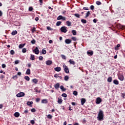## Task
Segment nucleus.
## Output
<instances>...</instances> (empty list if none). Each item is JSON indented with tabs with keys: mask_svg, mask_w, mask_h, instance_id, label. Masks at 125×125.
Here are the masks:
<instances>
[{
	"mask_svg": "<svg viewBox=\"0 0 125 125\" xmlns=\"http://www.w3.org/2000/svg\"><path fill=\"white\" fill-rule=\"evenodd\" d=\"M97 120L98 121H103V120H104V113L103 111L100 110L97 117Z\"/></svg>",
	"mask_w": 125,
	"mask_h": 125,
	"instance_id": "f257e3e1",
	"label": "nucleus"
},
{
	"mask_svg": "<svg viewBox=\"0 0 125 125\" xmlns=\"http://www.w3.org/2000/svg\"><path fill=\"white\" fill-rule=\"evenodd\" d=\"M63 68L65 73H66V74H69V68L68 67V66L64 64L63 65Z\"/></svg>",
	"mask_w": 125,
	"mask_h": 125,
	"instance_id": "f03ea898",
	"label": "nucleus"
},
{
	"mask_svg": "<svg viewBox=\"0 0 125 125\" xmlns=\"http://www.w3.org/2000/svg\"><path fill=\"white\" fill-rule=\"evenodd\" d=\"M61 31L62 33H67V27L66 26H62L61 28Z\"/></svg>",
	"mask_w": 125,
	"mask_h": 125,
	"instance_id": "7ed1b4c3",
	"label": "nucleus"
},
{
	"mask_svg": "<svg viewBox=\"0 0 125 125\" xmlns=\"http://www.w3.org/2000/svg\"><path fill=\"white\" fill-rule=\"evenodd\" d=\"M16 96L18 97H23V96H25V93L24 92L19 93L16 95Z\"/></svg>",
	"mask_w": 125,
	"mask_h": 125,
	"instance_id": "20e7f679",
	"label": "nucleus"
},
{
	"mask_svg": "<svg viewBox=\"0 0 125 125\" xmlns=\"http://www.w3.org/2000/svg\"><path fill=\"white\" fill-rule=\"evenodd\" d=\"M102 102V99H101V98L98 97L96 99V104H100V103Z\"/></svg>",
	"mask_w": 125,
	"mask_h": 125,
	"instance_id": "39448f33",
	"label": "nucleus"
},
{
	"mask_svg": "<svg viewBox=\"0 0 125 125\" xmlns=\"http://www.w3.org/2000/svg\"><path fill=\"white\" fill-rule=\"evenodd\" d=\"M33 52H35V54H39L40 53V50L38 47H36L34 50H33Z\"/></svg>",
	"mask_w": 125,
	"mask_h": 125,
	"instance_id": "423d86ee",
	"label": "nucleus"
},
{
	"mask_svg": "<svg viewBox=\"0 0 125 125\" xmlns=\"http://www.w3.org/2000/svg\"><path fill=\"white\" fill-rule=\"evenodd\" d=\"M62 102H63V100H62V97L60 96L59 97L58 99V103L59 104H62Z\"/></svg>",
	"mask_w": 125,
	"mask_h": 125,
	"instance_id": "0eeeda50",
	"label": "nucleus"
},
{
	"mask_svg": "<svg viewBox=\"0 0 125 125\" xmlns=\"http://www.w3.org/2000/svg\"><path fill=\"white\" fill-rule=\"evenodd\" d=\"M65 42L66 44H70L72 42V40L71 39H66L65 40Z\"/></svg>",
	"mask_w": 125,
	"mask_h": 125,
	"instance_id": "6e6552de",
	"label": "nucleus"
},
{
	"mask_svg": "<svg viewBox=\"0 0 125 125\" xmlns=\"http://www.w3.org/2000/svg\"><path fill=\"white\" fill-rule=\"evenodd\" d=\"M54 70L55 71H56V72H60V71H61V67H55Z\"/></svg>",
	"mask_w": 125,
	"mask_h": 125,
	"instance_id": "1a4fd4ad",
	"label": "nucleus"
},
{
	"mask_svg": "<svg viewBox=\"0 0 125 125\" xmlns=\"http://www.w3.org/2000/svg\"><path fill=\"white\" fill-rule=\"evenodd\" d=\"M86 100H85V99L84 98H82L81 99V105H83V104H84V103H85Z\"/></svg>",
	"mask_w": 125,
	"mask_h": 125,
	"instance_id": "9d476101",
	"label": "nucleus"
},
{
	"mask_svg": "<svg viewBox=\"0 0 125 125\" xmlns=\"http://www.w3.org/2000/svg\"><path fill=\"white\" fill-rule=\"evenodd\" d=\"M47 99H43L42 100L41 103H42V104H47Z\"/></svg>",
	"mask_w": 125,
	"mask_h": 125,
	"instance_id": "9b49d317",
	"label": "nucleus"
},
{
	"mask_svg": "<svg viewBox=\"0 0 125 125\" xmlns=\"http://www.w3.org/2000/svg\"><path fill=\"white\" fill-rule=\"evenodd\" d=\"M46 64L48 65H51V64H52V61L50 60H48L46 62Z\"/></svg>",
	"mask_w": 125,
	"mask_h": 125,
	"instance_id": "f8f14e48",
	"label": "nucleus"
},
{
	"mask_svg": "<svg viewBox=\"0 0 125 125\" xmlns=\"http://www.w3.org/2000/svg\"><path fill=\"white\" fill-rule=\"evenodd\" d=\"M87 54H88V55H90V56H92V55H93V52L92 51H88L87 52Z\"/></svg>",
	"mask_w": 125,
	"mask_h": 125,
	"instance_id": "ddd939ff",
	"label": "nucleus"
},
{
	"mask_svg": "<svg viewBox=\"0 0 125 125\" xmlns=\"http://www.w3.org/2000/svg\"><path fill=\"white\" fill-rule=\"evenodd\" d=\"M60 84L59 83H57L55 86L54 87L55 88H56V89H58V88L60 87Z\"/></svg>",
	"mask_w": 125,
	"mask_h": 125,
	"instance_id": "4468645a",
	"label": "nucleus"
},
{
	"mask_svg": "<svg viewBox=\"0 0 125 125\" xmlns=\"http://www.w3.org/2000/svg\"><path fill=\"white\" fill-rule=\"evenodd\" d=\"M69 62H70V64H71L72 65H75V64H76L75 61H73L72 59L69 60Z\"/></svg>",
	"mask_w": 125,
	"mask_h": 125,
	"instance_id": "2eb2a0df",
	"label": "nucleus"
},
{
	"mask_svg": "<svg viewBox=\"0 0 125 125\" xmlns=\"http://www.w3.org/2000/svg\"><path fill=\"white\" fill-rule=\"evenodd\" d=\"M17 31L16 30H13L12 33H11V35L12 36H15V35H17Z\"/></svg>",
	"mask_w": 125,
	"mask_h": 125,
	"instance_id": "dca6fc26",
	"label": "nucleus"
},
{
	"mask_svg": "<svg viewBox=\"0 0 125 125\" xmlns=\"http://www.w3.org/2000/svg\"><path fill=\"white\" fill-rule=\"evenodd\" d=\"M26 75H31V69L28 68L26 71Z\"/></svg>",
	"mask_w": 125,
	"mask_h": 125,
	"instance_id": "f3484780",
	"label": "nucleus"
},
{
	"mask_svg": "<svg viewBox=\"0 0 125 125\" xmlns=\"http://www.w3.org/2000/svg\"><path fill=\"white\" fill-rule=\"evenodd\" d=\"M119 79L120 81H123L124 80V75H120L118 76Z\"/></svg>",
	"mask_w": 125,
	"mask_h": 125,
	"instance_id": "a211bd4d",
	"label": "nucleus"
},
{
	"mask_svg": "<svg viewBox=\"0 0 125 125\" xmlns=\"http://www.w3.org/2000/svg\"><path fill=\"white\" fill-rule=\"evenodd\" d=\"M14 116L16 117V118H18L20 116V113L18 112H16L14 113Z\"/></svg>",
	"mask_w": 125,
	"mask_h": 125,
	"instance_id": "6ab92c4d",
	"label": "nucleus"
},
{
	"mask_svg": "<svg viewBox=\"0 0 125 125\" xmlns=\"http://www.w3.org/2000/svg\"><path fill=\"white\" fill-rule=\"evenodd\" d=\"M26 45V43L23 44H20L19 46V48H23V46H25Z\"/></svg>",
	"mask_w": 125,
	"mask_h": 125,
	"instance_id": "aec40b11",
	"label": "nucleus"
},
{
	"mask_svg": "<svg viewBox=\"0 0 125 125\" xmlns=\"http://www.w3.org/2000/svg\"><path fill=\"white\" fill-rule=\"evenodd\" d=\"M60 88L62 89V91H66V88H64V86L63 85H61L60 86Z\"/></svg>",
	"mask_w": 125,
	"mask_h": 125,
	"instance_id": "412c9836",
	"label": "nucleus"
},
{
	"mask_svg": "<svg viewBox=\"0 0 125 125\" xmlns=\"http://www.w3.org/2000/svg\"><path fill=\"white\" fill-rule=\"evenodd\" d=\"M32 82L33 83H34L36 84V83H38V82H39L38 81V79H34L32 80Z\"/></svg>",
	"mask_w": 125,
	"mask_h": 125,
	"instance_id": "4be33fe9",
	"label": "nucleus"
},
{
	"mask_svg": "<svg viewBox=\"0 0 125 125\" xmlns=\"http://www.w3.org/2000/svg\"><path fill=\"white\" fill-rule=\"evenodd\" d=\"M64 81H65L66 82L68 81L69 80V79H70V78L69 77V76H64Z\"/></svg>",
	"mask_w": 125,
	"mask_h": 125,
	"instance_id": "5701e85b",
	"label": "nucleus"
},
{
	"mask_svg": "<svg viewBox=\"0 0 125 125\" xmlns=\"http://www.w3.org/2000/svg\"><path fill=\"white\" fill-rule=\"evenodd\" d=\"M89 15H90V12L89 11H88V12H87L86 14V16H85V18H87V17H88V16H89Z\"/></svg>",
	"mask_w": 125,
	"mask_h": 125,
	"instance_id": "b1692460",
	"label": "nucleus"
},
{
	"mask_svg": "<svg viewBox=\"0 0 125 125\" xmlns=\"http://www.w3.org/2000/svg\"><path fill=\"white\" fill-rule=\"evenodd\" d=\"M120 46H121V44H118L117 45V46L115 47V50H119V47H120Z\"/></svg>",
	"mask_w": 125,
	"mask_h": 125,
	"instance_id": "393cba45",
	"label": "nucleus"
},
{
	"mask_svg": "<svg viewBox=\"0 0 125 125\" xmlns=\"http://www.w3.org/2000/svg\"><path fill=\"white\" fill-rule=\"evenodd\" d=\"M72 24V22H71L70 21H66V24L68 27H70Z\"/></svg>",
	"mask_w": 125,
	"mask_h": 125,
	"instance_id": "a878e982",
	"label": "nucleus"
},
{
	"mask_svg": "<svg viewBox=\"0 0 125 125\" xmlns=\"http://www.w3.org/2000/svg\"><path fill=\"white\" fill-rule=\"evenodd\" d=\"M33 104V101L27 102V105H28V106H31V105Z\"/></svg>",
	"mask_w": 125,
	"mask_h": 125,
	"instance_id": "bb28decb",
	"label": "nucleus"
},
{
	"mask_svg": "<svg viewBox=\"0 0 125 125\" xmlns=\"http://www.w3.org/2000/svg\"><path fill=\"white\" fill-rule=\"evenodd\" d=\"M30 59L31 60H35V55L31 54Z\"/></svg>",
	"mask_w": 125,
	"mask_h": 125,
	"instance_id": "cd10ccee",
	"label": "nucleus"
},
{
	"mask_svg": "<svg viewBox=\"0 0 125 125\" xmlns=\"http://www.w3.org/2000/svg\"><path fill=\"white\" fill-rule=\"evenodd\" d=\"M113 83L114 84H119V81L117 80H115L113 81Z\"/></svg>",
	"mask_w": 125,
	"mask_h": 125,
	"instance_id": "c85d7f7f",
	"label": "nucleus"
},
{
	"mask_svg": "<svg viewBox=\"0 0 125 125\" xmlns=\"http://www.w3.org/2000/svg\"><path fill=\"white\" fill-rule=\"evenodd\" d=\"M82 23H83V24H86V20L84 19L81 20Z\"/></svg>",
	"mask_w": 125,
	"mask_h": 125,
	"instance_id": "c756f323",
	"label": "nucleus"
},
{
	"mask_svg": "<svg viewBox=\"0 0 125 125\" xmlns=\"http://www.w3.org/2000/svg\"><path fill=\"white\" fill-rule=\"evenodd\" d=\"M72 33L74 36H76V35H77V31H76L75 30H72Z\"/></svg>",
	"mask_w": 125,
	"mask_h": 125,
	"instance_id": "7c9ffc66",
	"label": "nucleus"
},
{
	"mask_svg": "<svg viewBox=\"0 0 125 125\" xmlns=\"http://www.w3.org/2000/svg\"><path fill=\"white\" fill-rule=\"evenodd\" d=\"M62 16L60 15L58 17V18H57V20H62Z\"/></svg>",
	"mask_w": 125,
	"mask_h": 125,
	"instance_id": "2f4dec72",
	"label": "nucleus"
},
{
	"mask_svg": "<svg viewBox=\"0 0 125 125\" xmlns=\"http://www.w3.org/2000/svg\"><path fill=\"white\" fill-rule=\"evenodd\" d=\"M24 79L25 80H26V81H27L28 82H29V81H30V77H29V76H25L24 77Z\"/></svg>",
	"mask_w": 125,
	"mask_h": 125,
	"instance_id": "473e14b6",
	"label": "nucleus"
},
{
	"mask_svg": "<svg viewBox=\"0 0 125 125\" xmlns=\"http://www.w3.org/2000/svg\"><path fill=\"white\" fill-rule=\"evenodd\" d=\"M62 23V21H57L56 23V26H60V25H61Z\"/></svg>",
	"mask_w": 125,
	"mask_h": 125,
	"instance_id": "72a5a7b5",
	"label": "nucleus"
},
{
	"mask_svg": "<svg viewBox=\"0 0 125 125\" xmlns=\"http://www.w3.org/2000/svg\"><path fill=\"white\" fill-rule=\"evenodd\" d=\"M107 82H108V83H111L112 82V77H109L108 79H107Z\"/></svg>",
	"mask_w": 125,
	"mask_h": 125,
	"instance_id": "f704fd0d",
	"label": "nucleus"
},
{
	"mask_svg": "<svg viewBox=\"0 0 125 125\" xmlns=\"http://www.w3.org/2000/svg\"><path fill=\"white\" fill-rule=\"evenodd\" d=\"M117 27L118 28V29H122V28H123V26L121 24H117Z\"/></svg>",
	"mask_w": 125,
	"mask_h": 125,
	"instance_id": "c9c22d12",
	"label": "nucleus"
},
{
	"mask_svg": "<svg viewBox=\"0 0 125 125\" xmlns=\"http://www.w3.org/2000/svg\"><path fill=\"white\" fill-rule=\"evenodd\" d=\"M42 54H46V50H45V49H42Z\"/></svg>",
	"mask_w": 125,
	"mask_h": 125,
	"instance_id": "e433bc0d",
	"label": "nucleus"
},
{
	"mask_svg": "<svg viewBox=\"0 0 125 125\" xmlns=\"http://www.w3.org/2000/svg\"><path fill=\"white\" fill-rule=\"evenodd\" d=\"M15 53V52H14V50H11L10 51V54H11V55H14Z\"/></svg>",
	"mask_w": 125,
	"mask_h": 125,
	"instance_id": "4c0bfd02",
	"label": "nucleus"
},
{
	"mask_svg": "<svg viewBox=\"0 0 125 125\" xmlns=\"http://www.w3.org/2000/svg\"><path fill=\"white\" fill-rule=\"evenodd\" d=\"M47 118L50 119L51 120V119H52V115H51L50 114H48L47 115Z\"/></svg>",
	"mask_w": 125,
	"mask_h": 125,
	"instance_id": "58836bf2",
	"label": "nucleus"
},
{
	"mask_svg": "<svg viewBox=\"0 0 125 125\" xmlns=\"http://www.w3.org/2000/svg\"><path fill=\"white\" fill-rule=\"evenodd\" d=\"M29 11H33L34 10V8L33 7H29L28 9Z\"/></svg>",
	"mask_w": 125,
	"mask_h": 125,
	"instance_id": "ea45409f",
	"label": "nucleus"
},
{
	"mask_svg": "<svg viewBox=\"0 0 125 125\" xmlns=\"http://www.w3.org/2000/svg\"><path fill=\"white\" fill-rule=\"evenodd\" d=\"M47 30H48V31H52L53 29L51 28L50 26H47Z\"/></svg>",
	"mask_w": 125,
	"mask_h": 125,
	"instance_id": "a19ab883",
	"label": "nucleus"
},
{
	"mask_svg": "<svg viewBox=\"0 0 125 125\" xmlns=\"http://www.w3.org/2000/svg\"><path fill=\"white\" fill-rule=\"evenodd\" d=\"M73 95L77 96L78 95V92L77 91H73Z\"/></svg>",
	"mask_w": 125,
	"mask_h": 125,
	"instance_id": "79ce46f5",
	"label": "nucleus"
},
{
	"mask_svg": "<svg viewBox=\"0 0 125 125\" xmlns=\"http://www.w3.org/2000/svg\"><path fill=\"white\" fill-rule=\"evenodd\" d=\"M74 16H75V17H77V18H80V14H75Z\"/></svg>",
	"mask_w": 125,
	"mask_h": 125,
	"instance_id": "37998d69",
	"label": "nucleus"
},
{
	"mask_svg": "<svg viewBox=\"0 0 125 125\" xmlns=\"http://www.w3.org/2000/svg\"><path fill=\"white\" fill-rule=\"evenodd\" d=\"M96 4H97V5H100L101 4V2H100V1H97L96 2Z\"/></svg>",
	"mask_w": 125,
	"mask_h": 125,
	"instance_id": "c03bdc74",
	"label": "nucleus"
},
{
	"mask_svg": "<svg viewBox=\"0 0 125 125\" xmlns=\"http://www.w3.org/2000/svg\"><path fill=\"white\" fill-rule=\"evenodd\" d=\"M61 57L62 59L66 60V56L64 55H61Z\"/></svg>",
	"mask_w": 125,
	"mask_h": 125,
	"instance_id": "a18cd8bd",
	"label": "nucleus"
},
{
	"mask_svg": "<svg viewBox=\"0 0 125 125\" xmlns=\"http://www.w3.org/2000/svg\"><path fill=\"white\" fill-rule=\"evenodd\" d=\"M20 62V60H16L15 61V64H19Z\"/></svg>",
	"mask_w": 125,
	"mask_h": 125,
	"instance_id": "49530a36",
	"label": "nucleus"
},
{
	"mask_svg": "<svg viewBox=\"0 0 125 125\" xmlns=\"http://www.w3.org/2000/svg\"><path fill=\"white\" fill-rule=\"evenodd\" d=\"M31 43H32V44H35V43H36V40L33 39L32 41H31Z\"/></svg>",
	"mask_w": 125,
	"mask_h": 125,
	"instance_id": "de8ad7c7",
	"label": "nucleus"
},
{
	"mask_svg": "<svg viewBox=\"0 0 125 125\" xmlns=\"http://www.w3.org/2000/svg\"><path fill=\"white\" fill-rule=\"evenodd\" d=\"M90 8L91 10H94V6L93 5H91L90 7Z\"/></svg>",
	"mask_w": 125,
	"mask_h": 125,
	"instance_id": "09e8293b",
	"label": "nucleus"
},
{
	"mask_svg": "<svg viewBox=\"0 0 125 125\" xmlns=\"http://www.w3.org/2000/svg\"><path fill=\"white\" fill-rule=\"evenodd\" d=\"M31 31L32 33H34V32H36V27H33Z\"/></svg>",
	"mask_w": 125,
	"mask_h": 125,
	"instance_id": "8fccbe9b",
	"label": "nucleus"
},
{
	"mask_svg": "<svg viewBox=\"0 0 125 125\" xmlns=\"http://www.w3.org/2000/svg\"><path fill=\"white\" fill-rule=\"evenodd\" d=\"M62 97H67V94H66V93H63L62 95Z\"/></svg>",
	"mask_w": 125,
	"mask_h": 125,
	"instance_id": "3c124183",
	"label": "nucleus"
},
{
	"mask_svg": "<svg viewBox=\"0 0 125 125\" xmlns=\"http://www.w3.org/2000/svg\"><path fill=\"white\" fill-rule=\"evenodd\" d=\"M22 51L23 53H25L26 51H27V50L26 49V48H23Z\"/></svg>",
	"mask_w": 125,
	"mask_h": 125,
	"instance_id": "603ef678",
	"label": "nucleus"
},
{
	"mask_svg": "<svg viewBox=\"0 0 125 125\" xmlns=\"http://www.w3.org/2000/svg\"><path fill=\"white\" fill-rule=\"evenodd\" d=\"M39 60H43V57L42 56H40L39 57Z\"/></svg>",
	"mask_w": 125,
	"mask_h": 125,
	"instance_id": "864d4df0",
	"label": "nucleus"
},
{
	"mask_svg": "<svg viewBox=\"0 0 125 125\" xmlns=\"http://www.w3.org/2000/svg\"><path fill=\"white\" fill-rule=\"evenodd\" d=\"M83 9L84 10H89V8H88V7H84L83 8Z\"/></svg>",
	"mask_w": 125,
	"mask_h": 125,
	"instance_id": "5fc2aeb1",
	"label": "nucleus"
},
{
	"mask_svg": "<svg viewBox=\"0 0 125 125\" xmlns=\"http://www.w3.org/2000/svg\"><path fill=\"white\" fill-rule=\"evenodd\" d=\"M71 39L73 40V41H77V38L74 37H72L71 38Z\"/></svg>",
	"mask_w": 125,
	"mask_h": 125,
	"instance_id": "6e6d98bb",
	"label": "nucleus"
},
{
	"mask_svg": "<svg viewBox=\"0 0 125 125\" xmlns=\"http://www.w3.org/2000/svg\"><path fill=\"white\" fill-rule=\"evenodd\" d=\"M31 112H32V113H35V112H36V109H35V108H32V109H31Z\"/></svg>",
	"mask_w": 125,
	"mask_h": 125,
	"instance_id": "4d7b16f0",
	"label": "nucleus"
},
{
	"mask_svg": "<svg viewBox=\"0 0 125 125\" xmlns=\"http://www.w3.org/2000/svg\"><path fill=\"white\" fill-rule=\"evenodd\" d=\"M41 101V99L40 98H37L36 99V102H40Z\"/></svg>",
	"mask_w": 125,
	"mask_h": 125,
	"instance_id": "13d9d810",
	"label": "nucleus"
},
{
	"mask_svg": "<svg viewBox=\"0 0 125 125\" xmlns=\"http://www.w3.org/2000/svg\"><path fill=\"white\" fill-rule=\"evenodd\" d=\"M27 66L28 68H31V67H32V64L30 63L27 64Z\"/></svg>",
	"mask_w": 125,
	"mask_h": 125,
	"instance_id": "bf43d9fd",
	"label": "nucleus"
},
{
	"mask_svg": "<svg viewBox=\"0 0 125 125\" xmlns=\"http://www.w3.org/2000/svg\"><path fill=\"white\" fill-rule=\"evenodd\" d=\"M31 124H32V125H35V121L34 120H31L30 121Z\"/></svg>",
	"mask_w": 125,
	"mask_h": 125,
	"instance_id": "052dcab7",
	"label": "nucleus"
},
{
	"mask_svg": "<svg viewBox=\"0 0 125 125\" xmlns=\"http://www.w3.org/2000/svg\"><path fill=\"white\" fill-rule=\"evenodd\" d=\"M62 21H65L66 20V17L62 16Z\"/></svg>",
	"mask_w": 125,
	"mask_h": 125,
	"instance_id": "680f3d73",
	"label": "nucleus"
},
{
	"mask_svg": "<svg viewBox=\"0 0 125 125\" xmlns=\"http://www.w3.org/2000/svg\"><path fill=\"white\" fill-rule=\"evenodd\" d=\"M68 110H69V111H72V110H73V109H72V106L69 105Z\"/></svg>",
	"mask_w": 125,
	"mask_h": 125,
	"instance_id": "e2e57ef3",
	"label": "nucleus"
},
{
	"mask_svg": "<svg viewBox=\"0 0 125 125\" xmlns=\"http://www.w3.org/2000/svg\"><path fill=\"white\" fill-rule=\"evenodd\" d=\"M121 96L123 98H125V93H122Z\"/></svg>",
	"mask_w": 125,
	"mask_h": 125,
	"instance_id": "0e129e2a",
	"label": "nucleus"
},
{
	"mask_svg": "<svg viewBox=\"0 0 125 125\" xmlns=\"http://www.w3.org/2000/svg\"><path fill=\"white\" fill-rule=\"evenodd\" d=\"M59 76L58 74H55L54 75V78H56V79H57V78H58Z\"/></svg>",
	"mask_w": 125,
	"mask_h": 125,
	"instance_id": "69168bd1",
	"label": "nucleus"
},
{
	"mask_svg": "<svg viewBox=\"0 0 125 125\" xmlns=\"http://www.w3.org/2000/svg\"><path fill=\"white\" fill-rule=\"evenodd\" d=\"M5 67H6V65L5 64H2V67L4 68H5Z\"/></svg>",
	"mask_w": 125,
	"mask_h": 125,
	"instance_id": "338daca9",
	"label": "nucleus"
},
{
	"mask_svg": "<svg viewBox=\"0 0 125 125\" xmlns=\"http://www.w3.org/2000/svg\"><path fill=\"white\" fill-rule=\"evenodd\" d=\"M17 78H18L17 75H15L13 77V79H17Z\"/></svg>",
	"mask_w": 125,
	"mask_h": 125,
	"instance_id": "774afa93",
	"label": "nucleus"
}]
</instances>
